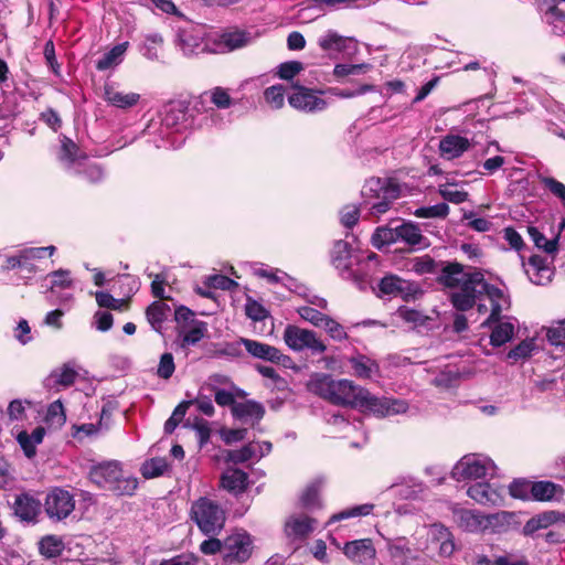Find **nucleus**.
I'll list each match as a JSON object with an SVG mask.
<instances>
[{"label": "nucleus", "instance_id": "nucleus-1", "mask_svg": "<svg viewBox=\"0 0 565 565\" xmlns=\"http://www.w3.org/2000/svg\"><path fill=\"white\" fill-rule=\"evenodd\" d=\"M309 390L333 405L349 406L376 417L399 415L408 409L404 399L377 397L350 380H335L326 374L311 380Z\"/></svg>", "mask_w": 565, "mask_h": 565}, {"label": "nucleus", "instance_id": "nucleus-2", "mask_svg": "<svg viewBox=\"0 0 565 565\" xmlns=\"http://www.w3.org/2000/svg\"><path fill=\"white\" fill-rule=\"evenodd\" d=\"M331 262L342 278L352 280L360 289H364L370 282L369 268L377 266L379 256L370 253L363 258L350 243L339 239L333 245Z\"/></svg>", "mask_w": 565, "mask_h": 565}, {"label": "nucleus", "instance_id": "nucleus-3", "mask_svg": "<svg viewBox=\"0 0 565 565\" xmlns=\"http://www.w3.org/2000/svg\"><path fill=\"white\" fill-rule=\"evenodd\" d=\"M477 270L465 271L459 263L446 264L438 276V281L447 288H454L450 295V302L459 311H467L475 306L473 289L477 284H472Z\"/></svg>", "mask_w": 565, "mask_h": 565}, {"label": "nucleus", "instance_id": "nucleus-4", "mask_svg": "<svg viewBox=\"0 0 565 565\" xmlns=\"http://www.w3.org/2000/svg\"><path fill=\"white\" fill-rule=\"evenodd\" d=\"M401 185L391 178H371L365 181L362 194V209L374 217L388 212L393 203L401 196Z\"/></svg>", "mask_w": 565, "mask_h": 565}, {"label": "nucleus", "instance_id": "nucleus-5", "mask_svg": "<svg viewBox=\"0 0 565 565\" xmlns=\"http://www.w3.org/2000/svg\"><path fill=\"white\" fill-rule=\"evenodd\" d=\"M88 477L98 488L110 491L115 495H132L138 488V479L126 472L121 463L116 460L93 466Z\"/></svg>", "mask_w": 565, "mask_h": 565}, {"label": "nucleus", "instance_id": "nucleus-6", "mask_svg": "<svg viewBox=\"0 0 565 565\" xmlns=\"http://www.w3.org/2000/svg\"><path fill=\"white\" fill-rule=\"evenodd\" d=\"M189 108L183 102H171L164 107L159 128V138H153L156 148H174V134L188 127Z\"/></svg>", "mask_w": 565, "mask_h": 565}, {"label": "nucleus", "instance_id": "nucleus-7", "mask_svg": "<svg viewBox=\"0 0 565 565\" xmlns=\"http://www.w3.org/2000/svg\"><path fill=\"white\" fill-rule=\"evenodd\" d=\"M77 152L78 148L71 139L65 138L62 141L58 159L65 169L74 174L83 175L92 183L102 181L104 179L102 167L89 161L86 156H78Z\"/></svg>", "mask_w": 565, "mask_h": 565}, {"label": "nucleus", "instance_id": "nucleus-8", "mask_svg": "<svg viewBox=\"0 0 565 565\" xmlns=\"http://www.w3.org/2000/svg\"><path fill=\"white\" fill-rule=\"evenodd\" d=\"M191 519L205 535H216L225 523V512L221 505L205 497L192 503Z\"/></svg>", "mask_w": 565, "mask_h": 565}, {"label": "nucleus", "instance_id": "nucleus-9", "mask_svg": "<svg viewBox=\"0 0 565 565\" xmlns=\"http://www.w3.org/2000/svg\"><path fill=\"white\" fill-rule=\"evenodd\" d=\"M495 476V463L491 458L481 454L465 455L451 470V477L457 481L486 479Z\"/></svg>", "mask_w": 565, "mask_h": 565}, {"label": "nucleus", "instance_id": "nucleus-10", "mask_svg": "<svg viewBox=\"0 0 565 565\" xmlns=\"http://www.w3.org/2000/svg\"><path fill=\"white\" fill-rule=\"evenodd\" d=\"M282 340L285 344L294 352L310 351L312 354H322L327 351V345L309 329H303L295 324H287Z\"/></svg>", "mask_w": 565, "mask_h": 565}, {"label": "nucleus", "instance_id": "nucleus-11", "mask_svg": "<svg viewBox=\"0 0 565 565\" xmlns=\"http://www.w3.org/2000/svg\"><path fill=\"white\" fill-rule=\"evenodd\" d=\"M473 282L477 284L473 289L475 302L483 295L487 296L491 302V312L489 317L481 323V326L490 324L492 321H497L499 318H501V312L509 301L500 288L486 281L481 271H476L472 284Z\"/></svg>", "mask_w": 565, "mask_h": 565}, {"label": "nucleus", "instance_id": "nucleus-12", "mask_svg": "<svg viewBox=\"0 0 565 565\" xmlns=\"http://www.w3.org/2000/svg\"><path fill=\"white\" fill-rule=\"evenodd\" d=\"M44 511L54 522L64 521L75 509L74 495L62 488L51 490L44 501Z\"/></svg>", "mask_w": 565, "mask_h": 565}, {"label": "nucleus", "instance_id": "nucleus-13", "mask_svg": "<svg viewBox=\"0 0 565 565\" xmlns=\"http://www.w3.org/2000/svg\"><path fill=\"white\" fill-rule=\"evenodd\" d=\"M323 90H315L305 86L296 85L295 92L288 96L289 105L300 111L318 113L329 106V100L322 98Z\"/></svg>", "mask_w": 565, "mask_h": 565}, {"label": "nucleus", "instance_id": "nucleus-14", "mask_svg": "<svg viewBox=\"0 0 565 565\" xmlns=\"http://www.w3.org/2000/svg\"><path fill=\"white\" fill-rule=\"evenodd\" d=\"M211 42L210 52L223 54L244 47L252 42V36L246 31L232 30L209 38Z\"/></svg>", "mask_w": 565, "mask_h": 565}, {"label": "nucleus", "instance_id": "nucleus-15", "mask_svg": "<svg viewBox=\"0 0 565 565\" xmlns=\"http://www.w3.org/2000/svg\"><path fill=\"white\" fill-rule=\"evenodd\" d=\"M241 342L248 354L255 359L277 363L284 367H289L292 364V359L281 353L276 347L246 338H241Z\"/></svg>", "mask_w": 565, "mask_h": 565}, {"label": "nucleus", "instance_id": "nucleus-16", "mask_svg": "<svg viewBox=\"0 0 565 565\" xmlns=\"http://www.w3.org/2000/svg\"><path fill=\"white\" fill-rule=\"evenodd\" d=\"M14 516L22 523L36 524L42 512L41 501L29 492H22L14 497L12 503Z\"/></svg>", "mask_w": 565, "mask_h": 565}, {"label": "nucleus", "instance_id": "nucleus-17", "mask_svg": "<svg viewBox=\"0 0 565 565\" xmlns=\"http://www.w3.org/2000/svg\"><path fill=\"white\" fill-rule=\"evenodd\" d=\"M250 553L252 540L246 533L231 535L224 541L223 557L230 564L247 561Z\"/></svg>", "mask_w": 565, "mask_h": 565}, {"label": "nucleus", "instance_id": "nucleus-18", "mask_svg": "<svg viewBox=\"0 0 565 565\" xmlns=\"http://www.w3.org/2000/svg\"><path fill=\"white\" fill-rule=\"evenodd\" d=\"M523 268L530 281L537 286L550 284L554 276L552 262L540 255H533L526 263L523 262Z\"/></svg>", "mask_w": 565, "mask_h": 565}, {"label": "nucleus", "instance_id": "nucleus-19", "mask_svg": "<svg viewBox=\"0 0 565 565\" xmlns=\"http://www.w3.org/2000/svg\"><path fill=\"white\" fill-rule=\"evenodd\" d=\"M428 546L436 550L441 557H449L455 552L454 535L441 523H434L428 529Z\"/></svg>", "mask_w": 565, "mask_h": 565}, {"label": "nucleus", "instance_id": "nucleus-20", "mask_svg": "<svg viewBox=\"0 0 565 565\" xmlns=\"http://www.w3.org/2000/svg\"><path fill=\"white\" fill-rule=\"evenodd\" d=\"M454 521L462 531L477 533L489 526L490 520L484 514L468 509H454Z\"/></svg>", "mask_w": 565, "mask_h": 565}, {"label": "nucleus", "instance_id": "nucleus-21", "mask_svg": "<svg viewBox=\"0 0 565 565\" xmlns=\"http://www.w3.org/2000/svg\"><path fill=\"white\" fill-rule=\"evenodd\" d=\"M351 1L352 0H307L299 4L298 18L302 22L309 23L324 15L328 8L335 9Z\"/></svg>", "mask_w": 565, "mask_h": 565}, {"label": "nucleus", "instance_id": "nucleus-22", "mask_svg": "<svg viewBox=\"0 0 565 565\" xmlns=\"http://www.w3.org/2000/svg\"><path fill=\"white\" fill-rule=\"evenodd\" d=\"M317 527V520L306 514H292L285 523V533L291 540H303Z\"/></svg>", "mask_w": 565, "mask_h": 565}, {"label": "nucleus", "instance_id": "nucleus-23", "mask_svg": "<svg viewBox=\"0 0 565 565\" xmlns=\"http://www.w3.org/2000/svg\"><path fill=\"white\" fill-rule=\"evenodd\" d=\"M177 44L185 56H192L209 51L211 42H203L200 34L191 30H180L177 36Z\"/></svg>", "mask_w": 565, "mask_h": 565}, {"label": "nucleus", "instance_id": "nucleus-24", "mask_svg": "<svg viewBox=\"0 0 565 565\" xmlns=\"http://www.w3.org/2000/svg\"><path fill=\"white\" fill-rule=\"evenodd\" d=\"M343 553L352 562L364 564L372 561L376 552L370 539H362L345 543Z\"/></svg>", "mask_w": 565, "mask_h": 565}, {"label": "nucleus", "instance_id": "nucleus-25", "mask_svg": "<svg viewBox=\"0 0 565 565\" xmlns=\"http://www.w3.org/2000/svg\"><path fill=\"white\" fill-rule=\"evenodd\" d=\"M467 494L482 505L498 507L503 501L501 492L488 482H477L470 486Z\"/></svg>", "mask_w": 565, "mask_h": 565}, {"label": "nucleus", "instance_id": "nucleus-26", "mask_svg": "<svg viewBox=\"0 0 565 565\" xmlns=\"http://www.w3.org/2000/svg\"><path fill=\"white\" fill-rule=\"evenodd\" d=\"M55 249L56 248L53 245L46 247H29L22 249L20 269L22 271H26L30 275L35 274L40 269L39 263L45 257V254L49 253V256H52Z\"/></svg>", "mask_w": 565, "mask_h": 565}, {"label": "nucleus", "instance_id": "nucleus-27", "mask_svg": "<svg viewBox=\"0 0 565 565\" xmlns=\"http://www.w3.org/2000/svg\"><path fill=\"white\" fill-rule=\"evenodd\" d=\"M470 146L468 138L450 134L439 141V151L443 158L452 160L462 156Z\"/></svg>", "mask_w": 565, "mask_h": 565}, {"label": "nucleus", "instance_id": "nucleus-28", "mask_svg": "<svg viewBox=\"0 0 565 565\" xmlns=\"http://www.w3.org/2000/svg\"><path fill=\"white\" fill-rule=\"evenodd\" d=\"M221 486L233 494H241L248 486V475L237 468H227L222 473Z\"/></svg>", "mask_w": 565, "mask_h": 565}, {"label": "nucleus", "instance_id": "nucleus-29", "mask_svg": "<svg viewBox=\"0 0 565 565\" xmlns=\"http://www.w3.org/2000/svg\"><path fill=\"white\" fill-rule=\"evenodd\" d=\"M104 99L111 106L127 109L137 105L140 99V95L137 93L120 92L117 90L113 85L106 84L104 86Z\"/></svg>", "mask_w": 565, "mask_h": 565}, {"label": "nucleus", "instance_id": "nucleus-30", "mask_svg": "<svg viewBox=\"0 0 565 565\" xmlns=\"http://www.w3.org/2000/svg\"><path fill=\"white\" fill-rule=\"evenodd\" d=\"M397 242L418 248L428 246L427 238L422 234L420 228L412 222L397 225Z\"/></svg>", "mask_w": 565, "mask_h": 565}, {"label": "nucleus", "instance_id": "nucleus-31", "mask_svg": "<svg viewBox=\"0 0 565 565\" xmlns=\"http://www.w3.org/2000/svg\"><path fill=\"white\" fill-rule=\"evenodd\" d=\"M207 326L204 321L192 320L189 328L183 327L179 331L178 341L182 349L198 344L206 334Z\"/></svg>", "mask_w": 565, "mask_h": 565}, {"label": "nucleus", "instance_id": "nucleus-32", "mask_svg": "<svg viewBox=\"0 0 565 565\" xmlns=\"http://www.w3.org/2000/svg\"><path fill=\"white\" fill-rule=\"evenodd\" d=\"M348 362L353 370V374L360 379H371L380 372L376 361L360 353L349 358Z\"/></svg>", "mask_w": 565, "mask_h": 565}, {"label": "nucleus", "instance_id": "nucleus-33", "mask_svg": "<svg viewBox=\"0 0 565 565\" xmlns=\"http://www.w3.org/2000/svg\"><path fill=\"white\" fill-rule=\"evenodd\" d=\"M563 515L557 511H547L531 518L523 526L525 535H533L539 530L547 529L550 525L563 521Z\"/></svg>", "mask_w": 565, "mask_h": 565}, {"label": "nucleus", "instance_id": "nucleus-34", "mask_svg": "<svg viewBox=\"0 0 565 565\" xmlns=\"http://www.w3.org/2000/svg\"><path fill=\"white\" fill-rule=\"evenodd\" d=\"M483 327H492L490 343L493 347H501L509 342L513 338L515 329L511 321H501L500 318L497 321H492L490 324H484Z\"/></svg>", "mask_w": 565, "mask_h": 565}, {"label": "nucleus", "instance_id": "nucleus-35", "mask_svg": "<svg viewBox=\"0 0 565 565\" xmlns=\"http://www.w3.org/2000/svg\"><path fill=\"white\" fill-rule=\"evenodd\" d=\"M44 435L45 429L42 426L35 427L31 434L28 431L19 433L17 440L28 458L35 456L36 446L42 443Z\"/></svg>", "mask_w": 565, "mask_h": 565}, {"label": "nucleus", "instance_id": "nucleus-36", "mask_svg": "<svg viewBox=\"0 0 565 565\" xmlns=\"http://www.w3.org/2000/svg\"><path fill=\"white\" fill-rule=\"evenodd\" d=\"M262 457H264L263 446H258V443H249L241 449L227 452V460L234 463H243L252 459L258 460Z\"/></svg>", "mask_w": 565, "mask_h": 565}, {"label": "nucleus", "instance_id": "nucleus-37", "mask_svg": "<svg viewBox=\"0 0 565 565\" xmlns=\"http://www.w3.org/2000/svg\"><path fill=\"white\" fill-rule=\"evenodd\" d=\"M323 484L324 480L322 478H317L307 486V488L305 489L300 497V503L302 508L307 510H315L321 508L319 494Z\"/></svg>", "mask_w": 565, "mask_h": 565}, {"label": "nucleus", "instance_id": "nucleus-38", "mask_svg": "<svg viewBox=\"0 0 565 565\" xmlns=\"http://www.w3.org/2000/svg\"><path fill=\"white\" fill-rule=\"evenodd\" d=\"M409 282L396 275H387L379 282V291L381 296H398L408 290Z\"/></svg>", "mask_w": 565, "mask_h": 565}, {"label": "nucleus", "instance_id": "nucleus-39", "mask_svg": "<svg viewBox=\"0 0 565 565\" xmlns=\"http://www.w3.org/2000/svg\"><path fill=\"white\" fill-rule=\"evenodd\" d=\"M127 47L128 42H124L111 47L96 62V68L98 71H106L119 65L124 60Z\"/></svg>", "mask_w": 565, "mask_h": 565}, {"label": "nucleus", "instance_id": "nucleus-40", "mask_svg": "<svg viewBox=\"0 0 565 565\" xmlns=\"http://www.w3.org/2000/svg\"><path fill=\"white\" fill-rule=\"evenodd\" d=\"M64 548L65 544L57 535H45L39 541V552L47 559L61 556Z\"/></svg>", "mask_w": 565, "mask_h": 565}, {"label": "nucleus", "instance_id": "nucleus-41", "mask_svg": "<svg viewBox=\"0 0 565 565\" xmlns=\"http://www.w3.org/2000/svg\"><path fill=\"white\" fill-rule=\"evenodd\" d=\"M265 414V409L262 404L254 401L241 402L233 405V415L241 419H254L260 420Z\"/></svg>", "mask_w": 565, "mask_h": 565}, {"label": "nucleus", "instance_id": "nucleus-42", "mask_svg": "<svg viewBox=\"0 0 565 565\" xmlns=\"http://www.w3.org/2000/svg\"><path fill=\"white\" fill-rule=\"evenodd\" d=\"M386 546L396 564L403 565L412 555L409 543L405 537L387 540Z\"/></svg>", "mask_w": 565, "mask_h": 565}, {"label": "nucleus", "instance_id": "nucleus-43", "mask_svg": "<svg viewBox=\"0 0 565 565\" xmlns=\"http://www.w3.org/2000/svg\"><path fill=\"white\" fill-rule=\"evenodd\" d=\"M169 312L170 307L160 301H154L147 308V320L151 324L153 330L158 332L161 330L162 323L168 318Z\"/></svg>", "mask_w": 565, "mask_h": 565}, {"label": "nucleus", "instance_id": "nucleus-44", "mask_svg": "<svg viewBox=\"0 0 565 565\" xmlns=\"http://www.w3.org/2000/svg\"><path fill=\"white\" fill-rule=\"evenodd\" d=\"M532 499L536 501H550L557 492H562L559 484L552 481H536L531 484Z\"/></svg>", "mask_w": 565, "mask_h": 565}, {"label": "nucleus", "instance_id": "nucleus-45", "mask_svg": "<svg viewBox=\"0 0 565 565\" xmlns=\"http://www.w3.org/2000/svg\"><path fill=\"white\" fill-rule=\"evenodd\" d=\"M527 234L533 241L534 245L543 249L547 254H554L557 250L558 237L546 238L535 226H527Z\"/></svg>", "mask_w": 565, "mask_h": 565}, {"label": "nucleus", "instance_id": "nucleus-46", "mask_svg": "<svg viewBox=\"0 0 565 565\" xmlns=\"http://www.w3.org/2000/svg\"><path fill=\"white\" fill-rule=\"evenodd\" d=\"M77 372L68 364H64L62 367L54 370L47 381L54 385L67 387L75 382Z\"/></svg>", "mask_w": 565, "mask_h": 565}, {"label": "nucleus", "instance_id": "nucleus-47", "mask_svg": "<svg viewBox=\"0 0 565 565\" xmlns=\"http://www.w3.org/2000/svg\"><path fill=\"white\" fill-rule=\"evenodd\" d=\"M319 46L323 51L341 52L345 49V39L333 30H328L318 40Z\"/></svg>", "mask_w": 565, "mask_h": 565}, {"label": "nucleus", "instance_id": "nucleus-48", "mask_svg": "<svg viewBox=\"0 0 565 565\" xmlns=\"http://www.w3.org/2000/svg\"><path fill=\"white\" fill-rule=\"evenodd\" d=\"M546 22L552 26L555 35H565V13L556 6L550 7L545 12Z\"/></svg>", "mask_w": 565, "mask_h": 565}, {"label": "nucleus", "instance_id": "nucleus-49", "mask_svg": "<svg viewBox=\"0 0 565 565\" xmlns=\"http://www.w3.org/2000/svg\"><path fill=\"white\" fill-rule=\"evenodd\" d=\"M163 43V39L159 33H149L145 38V43L141 47L142 55L150 61L159 58V49Z\"/></svg>", "mask_w": 565, "mask_h": 565}, {"label": "nucleus", "instance_id": "nucleus-50", "mask_svg": "<svg viewBox=\"0 0 565 565\" xmlns=\"http://www.w3.org/2000/svg\"><path fill=\"white\" fill-rule=\"evenodd\" d=\"M397 243V226L395 227H377L372 235V244L381 249L385 245Z\"/></svg>", "mask_w": 565, "mask_h": 565}, {"label": "nucleus", "instance_id": "nucleus-51", "mask_svg": "<svg viewBox=\"0 0 565 565\" xmlns=\"http://www.w3.org/2000/svg\"><path fill=\"white\" fill-rule=\"evenodd\" d=\"M373 508H374L373 504L365 503V504L355 505V507H352V508L344 509V510L333 514L329 519L328 524H331V523L338 522V521H342V520H347V519H350V518L367 515V514L371 513Z\"/></svg>", "mask_w": 565, "mask_h": 565}, {"label": "nucleus", "instance_id": "nucleus-52", "mask_svg": "<svg viewBox=\"0 0 565 565\" xmlns=\"http://www.w3.org/2000/svg\"><path fill=\"white\" fill-rule=\"evenodd\" d=\"M168 469V462L164 458H152L142 463L140 471L146 479H151L163 475Z\"/></svg>", "mask_w": 565, "mask_h": 565}, {"label": "nucleus", "instance_id": "nucleus-53", "mask_svg": "<svg viewBox=\"0 0 565 565\" xmlns=\"http://www.w3.org/2000/svg\"><path fill=\"white\" fill-rule=\"evenodd\" d=\"M297 312L303 320L310 322L317 328H321L329 318L328 315L322 313L318 308L311 306H301L297 308Z\"/></svg>", "mask_w": 565, "mask_h": 565}, {"label": "nucleus", "instance_id": "nucleus-54", "mask_svg": "<svg viewBox=\"0 0 565 565\" xmlns=\"http://www.w3.org/2000/svg\"><path fill=\"white\" fill-rule=\"evenodd\" d=\"M459 376L460 373L455 366H447L434 377L433 383L438 387L448 388L457 383Z\"/></svg>", "mask_w": 565, "mask_h": 565}, {"label": "nucleus", "instance_id": "nucleus-55", "mask_svg": "<svg viewBox=\"0 0 565 565\" xmlns=\"http://www.w3.org/2000/svg\"><path fill=\"white\" fill-rule=\"evenodd\" d=\"M264 98L273 109H279L285 104V87L280 84L265 89Z\"/></svg>", "mask_w": 565, "mask_h": 565}, {"label": "nucleus", "instance_id": "nucleus-56", "mask_svg": "<svg viewBox=\"0 0 565 565\" xmlns=\"http://www.w3.org/2000/svg\"><path fill=\"white\" fill-rule=\"evenodd\" d=\"M47 278L51 279V291L55 288L70 289L74 285L71 278V271L67 269L54 270L47 275Z\"/></svg>", "mask_w": 565, "mask_h": 565}, {"label": "nucleus", "instance_id": "nucleus-57", "mask_svg": "<svg viewBox=\"0 0 565 565\" xmlns=\"http://www.w3.org/2000/svg\"><path fill=\"white\" fill-rule=\"evenodd\" d=\"M439 194L446 200L455 204L467 201L468 193L456 189V184L446 183L440 184L438 189Z\"/></svg>", "mask_w": 565, "mask_h": 565}, {"label": "nucleus", "instance_id": "nucleus-58", "mask_svg": "<svg viewBox=\"0 0 565 565\" xmlns=\"http://www.w3.org/2000/svg\"><path fill=\"white\" fill-rule=\"evenodd\" d=\"M190 405H192V402H182L174 408L172 415L164 423L166 434H172L174 431L177 426L184 418Z\"/></svg>", "mask_w": 565, "mask_h": 565}, {"label": "nucleus", "instance_id": "nucleus-59", "mask_svg": "<svg viewBox=\"0 0 565 565\" xmlns=\"http://www.w3.org/2000/svg\"><path fill=\"white\" fill-rule=\"evenodd\" d=\"M449 213V206L446 203H438L430 206H422L415 211L417 217H446Z\"/></svg>", "mask_w": 565, "mask_h": 565}, {"label": "nucleus", "instance_id": "nucleus-60", "mask_svg": "<svg viewBox=\"0 0 565 565\" xmlns=\"http://www.w3.org/2000/svg\"><path fill=\"white\" fill-rule=\"evenodd\" d=\"M534 349L535 343L532 339L523 340L509 351L508 358L514 361L523 360L530 358Z\"/></svg>", "mask_w": 565, "mask_h": 565}, {"label": "nucleus", "instance_id": "nucleus-61", "mask_svg": "<svg viewBox=\"0 0 565 565\" xmlns=\"http://www.w3.org/2000/svg\"><path fill=\"white\" fill-rule=\"evenodd\" d=\"M539 181L544 185L554 196L559 199L562 202H565V184L557 181L552 177H546L543 174H539Z\"/></svg>", "mask_w": 565, "mask_h": 565}, {"label": "nucleus", "instance_id": "nucleus-62", "mask_svg": "<svg viewBox=\"0 0 565 565\" xmlns=\"http://www.w3.org/2000/svg\"><path fill=\"white\" fill-rule=\"evenodd\" d=\"M531 481L527 480H514L509 486V492L511 497L515 499L529 500L532 499Z\"/></svg>", "mask_w": 565, "mask_h": 565}, {"label": "nucleus", "instance_id": "nucleus-63", "mask_svg": "<svg viewBox=\"0 0 565 565\" xmlns=\"http://www.w3.org/2000/svg\"><path fill=\"white\" fill-rule=\"evenodd\" d=\"M321 328H323L329 337L334 341H343L348 339L345 328L330 316Z\"/></svg>", "mask_w": 565, "mask_h": 565}, {"label": "nucleus", "instance_id": "nucleus-64", "mask_svg": "<svg viewBox=\"0 0 565 565\" xmlns=\"http://www.w3.org/2000/svg\"><path fill=\"white\" fill-rule=\"evenodd\" d=\"M547 340L552 345H565V320L547 330Z\"/></svg>", "mask_w": 565, "mask_h": 565}]
</instances>
